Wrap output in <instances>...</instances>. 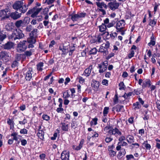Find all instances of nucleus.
<instances>
[{"label": "nucleus", "instance_id": "obj_27", "mask_svg": "<svg viewBox=\"0 0 160 160\" xmlns=\"http://www.w3.org/2000/svg\"><path fill=\"white\" fill-rule=\"evenodd\" d=\"M99 31L101 32L105 31L107 28V26L104 24L102 23L101 25L99 26Z\"/></svg>", "mask_w": 160, "mask_h": 160}, {"label": "nucleus", "instance_id": "obj_29", "mask_svg": "<svg viewBox=\"0 0 160 160\" xmlns=\"http://www.w3.org/2000/svg\"><path fill=\"white\" fill-rule=\"evenodd\" d=\"M142 145L144 146L147 149L149 150L151 148V145L148 144L147 141H144L142 143Z\"/></svg>", "mask_w": 160, "mask_h": 160}, {"label": "nucleus", "instance_id": "obj_52", "mask_svg": "<svg viewBox=\"0 0 160 160\" xmlns=\"http://www.w3.org/2000/svg\"><path fill=\"white\" fill-rule=\"evenodd\" d=\"M19 123L21 125H24L25 124L27 123V120L26 119L24 118L23 120L22 121H19Z\"/></svg>", "mask_w": 160, "mask_h": 160}, {"label": "nucleus", "instance_id": "obj_34", "mask_svg": "<svg viewBox=\"0 0 160 160\" xmlns=\"http://www.w3.org/2000/svg\"><path fill=\"white\" fill-rule=\"evenodd\" d=\"M38 31V30L37 29H34L30 33V36L34 37V36L36 35Z\"/></svg>", "mask_w": 160, "mask_h": 160}, {"label": "nucleus", "instance_id": "obj_19", "mask_svg": "<svg viewBox=\"0 0 160 160\" xmlns=\"http://www.w3.org/2000/svg\"><path fill=\"white\" fill-rule=\"evenodd\" d=\"M93 131V133H92V134H93L92 135H91V133L88 134L87 139L88 140V141H90V139L91 138H93L94 137H98V133L94 131Z\"/></svg>", "mask_w": 160, "mask_h": 160}, {"label": "nucleus", "instance_id": "obj_24", "mask_svg": "<svg viewBox=\"0 0 160 160\" xmlns=\"http://www.w3.org/2000/svg\"><path fill=\"white\" fill-rule=\"evenodd\" d=\"M44 132L42 130L38 129L37 135L40 139H42L44 138Z\"/></svg>", "mask_w": 160, "mask_h": 160}, {"label": "nucleus", "instance_id": "obj_15", "mask_svg": "<svg viewBox=\"0 0 160 160\" xmlns=\"http://www.w3.org/2000/svg\"><path fill=\"white\" fill-rule=\"evenodd\" d=\"M112 111L115 110L117 112H122L124 111L123 106L122 105H117L113 108Z\"/></svg>", "mask_w": 160, "mask_h": 160}, {"label": "nucleus", "instance_id": "obj_50", "mask_svg": "<svg viewBox=\"0 0 160 160\" xmlns=\"http://www.w3.org/2000/svg\"><path fill=\"white\" fill-rule=\"evenodd\" d=\"M21 145L23 146H25V145H26L27 143V140L24 139L21 140Z\"/></svg>", "mask_w": 160, "mask_h": 160}, {"label": "nucleus", "instance_id": "obj_64", "mask_svg": "<svg viewBox=\"0 0 160 160\" xmlns=\"http://www.w3.org/2000/svg\"><path fill=\"white\" fill-rule=\"evenodd\" d=\"M7 123L9 125L14 124L13 121L9 118L8 119Z\"/></svg>", "mask_w": 160, "mask_h": 160}, {"label": "nucleus", "instance_id": "obj_63", "mask_svg": "<svg viewBox=\"0 0 160 160\" xmlns=\"http://www.w3.org/2000/svg\"><path fill=\"white\" fill-rule=\"evenodd\" d=\"M112 129V128L110 126H108L106 127L104 129V130L106 131V132H107L110 129Z\"/></svg>", "mask_w": 160, "mask_h": 160}, {"label": "nucleus", "instance_id": "obj_28", "mask_svg": "<svg viewBox=\"0 0 160 160\" xmlns=\"http://www.w3.org/2000/svg\"><path fill=\"white\" fill-rule=\"evenodd\" d=\"M113 135H114L117 134L118 135H121L122 134L121 132L117 128L113 129Z\"/></svg>", "mask_w": 160, "mask_h": 160}, {"label": "nucleus", "instance_id": "obj_44", "mask_svg": "<svg viewBox=\"0 0 160 160\" xmlns=\"http://www.w3.org/2000/svg\"><path fill=\"white\" fill-rule=\"evenodd\" d=\"M6 38V36L4 34L0 33V41H3Z\"/></svg>", "mask_w": 160, "mask_h": 160}, {"label": "nucleus", "instance_id": "obj_30", "mask_svg": "<svg viewBox=\"0 0 160 160\" xmlns=\"http://www.w3.org/2000/svg\"><path fill=\"white\" fill-rule=\"evenodd\" d=\"M43 66V63L42 62H40L37 65V69L38 70L41 71L42 68V67Z\"/></svg>", "mask_w": 160, "mask_h": 160}, {"label": "nucleus", "instance_id": "obj_13", "mask_svg": "<svg viewBox=\"0 0 160 160\" xmlns=\"http://www.w3.org/2000/svg\"><path fill=\"white\" fill-rule=\"evenodd\" d=\"M33 72L32 69L29 68L28 70L26 72L25 76V79L26 80L30 81L32 77V75Z\"/></svg>", "mask_w": 160, "mask_h": 160}, {"label": "nucleus", "instance_id": "obj_54", "mask_svg": "<svg viewBox=\"0 0 160 160\" xmlns=\"http://www.w3.org/2000/svg\"><path fill=\"white\" fill-rule=\"evenodd\" d=\"M115 98L113 100L114 103L115 104H116L117 103L118 101V96L117 94H115Z\"/></svg>", "mask_w": 160, "mask_h": 160}, {"label": "nucleus", "instance_id": "obj_8", "mask_svg": "<svg viewBox=\"0 0 160 160\" xmlns=\"http://www.w3.org/2000/svg\"><path fill=\"white\" fill-rule=\"evenodd\" d=\"M125 24L124 20H122L118 21L116 24V28L117 32H121L124 27Z\"/></svg>", "mask_w": 160, "mask_h": 160}, {"label": "nucleus", "instance_id": "obj_43", "mask_svg": "<svg viewBox=\"0 0 160 160\" xmlns=\"http://www.w3.org/2000/svg\"><path fill=\"white\" fill-rule=\"evenodd\" d=\"M139 105V103L138 102H137L133 104V106L134 107V110H136L137 109L139 108V107H138Z\"/></svg>", "mask_w": 160, "mask_h": 160}, {"label": "nucleus", "instance_id": "obj_31", "mask_svg": "<svg viewBox=\"0 0 160 160\" xmlns=\"http://www.w3.org/2000/svg\"><path fill=\"white\" fill-rule=\"evenodd\" d=\"M109 154L111 157H113L116 155V152L113 150H110L108 149Z\"/></svg>", "mask_w": 160, "mask_h": 160}, {"label": "nucleus", "instance_id": "obj_9", "mask_svg": "<svg viewBox=\"0 0 160 160\" xmlns=\"http://www.w3.org/2000/svg\"><path fill=\"white\" fill-rule=\"evenodd\" d=\"M86 15L85 13H80L72 15H71V19L73 22H75L78 20L80 18L84 17Z\"/></svg>", "mask_w": 160, "mask_h": 160}, {"label": "nucleus", "instance_id": "obj_45", "mask_svg": "<svg viewBox=\"0 0 160 160\" xmlns=\"http://www.w3.org/2000/svg\"><path fill=\"white\" fill-rule=\"evenodd\" d=\"M135 52L134 51L132 50L131 52L128 55V58H129L130 59L133 57L134 55Z\"/></svg>", "mask_w": 160, "mask_h": 160}, {"label": "nucleus", "instance_id": "obj_60", "mask_svg": "<svg viewBox=\"0 0 160 160\" xmlns=\"http://www.w3.org/2000/svg\"><path fill=\"white\" fill-rule=\"evenodd\" d=\"M32 29V26L31 25L27 27L26 28V30L27 32H30Z\"/></svg>", "mask_w": 160, "mask_h": 160}, {"label": "nucleus", "instance_id": "obj_11", "mask_svg": "<svg viewBox=\"0 0 160 160\" xmlns=\"http://www.w3.org/2000/svg\"><path fill=\"white\" fill-rule=\"evenodd\" d=\"M69 152L67 151H63L61 154L62 160H69Z\"/></svg>", "mask_w": 160, "mask_h": 160}, {"label": "nucleus", "instance_id": "obj_1", "mask_svg": "<svg viewBox=\"0 0 160 160\" xmlns=\"http://www.w3.org/2000/svg\"><path fill=\"white\" fill-rule=\"evenodd\" d=\"M22 1H16L13 5V9L18 11L19 10L21 13H24L27 11L28 8L25 5H23Z\"/></svg>", "mask_w": 160, "mask_h": 160}, {"label": "nucleus", "instance_id": "obj_46", "mask_svg": "<svg viewBox=\"0 0 160 160\" xmlns=\"http://www.w3.org/2000/svg\"><path fill=\"white\" fill-rule=\"evenodd\" d=\"M63 97L64 98H69L70 96V95L68 94V92H64L63 94Z\"/></svg>", "mask_w": 160, "mask_h": 160}, {"label": "nucleus", "instance_id": "obj_49", "mask_svg": "<svg viewBox=\"0 0 160 160\" xmlns=\"http://www.w3.org/2000/svg\"><path fill=\"white\" fill-rule=\"evenodd\" d=\"M132 95V92H129L127 94L125 93V94L123 95V97H124L125 98L127 99L128 97L131 96Z\"/></svg>", "mask_w": 160, "mask_h": 160}, {"label": "nucleus", "instance_id": "obj_12", "mask_svg": "<svg viewBox=\"0 0 160 160\" xmlns=\"http://www.w3.org/2000/svg\"><path fill=\"white\" fill-rule=\"evenodd\" d=\"M108 7L112 10H115L118 8L119 4L115 2H111L108 3Z\"/></svg>", "mask_w": 160, "mask_h": 160}, {"label": "nucleus", "instance_id": "obj_37", "mask_svg": "<svg viewBox=\"0 0 160 160\" xmlns=\"http://www.w3.org/2000/svg\"><path fill=\"white\" fill-rule=\"evenodd\" d=\"M22 23V20H19L16 22L15 25L17 28H19Z\"/></svg>", "mask_w": 160, "mask_h": 160}, {"label": "nucleus", "instance_id": "obj_14", "mask_svg": "<svg viewBox=\"0 0 160 160\" xmlns=\"http://www.w3.org/2000/svg\"><path fill=\"white\" fill-rule=\"evenodd\" d=\"M8 13H9L8 9H7L0 10V17H2L3 18H8Z\"/></svg>", "mask_w": 160, "mask_h": 160}, {"label": "nucleus", "instance_id": "obj_62", "mask_svg": "<svg viewBox=\"0 0 160 160\" xmlns=\"http://www.w3.org/2000/svg\"><path fill=\"white\" fill-rule=\"evenodd\" d=\"M45 157L46 155L44 153L41 154L39 155V157L41 160H44Z\"/></svg>", "mask_w": 160, "mask_h": 160}, {"label": "nucleus", "instance_id": "obj_21", "mask_svg": "<svg viewBox=\"0 0 160 160\" xmlns=\"http://www.w3.org/2000/svg\"><path fill=\"white\" fill-rule=\"evenodd\" d=\"M62 130L65 132H68V124H66L65 122H61Z\"/></svg>", "mask_w": 160, "mask_h": 160}, {"label": "nucleus", "instance_id": "obj_32", "mask_svg": "<svg viewBox=\"0 0 160 160\" xmlns=\"http://www.w3.org/2000/svg\"><path fill=\"white\" fill-rule=\"evenodd\" d=\"M125 151L124 149H122V151H120L119 152V154L118 155V158H120L122 157L123 155H124L125 154Z\"/></svg>", "mask_w": 160, "mask_h": 160}, {"label": "nucleus", "instance_id": "obj_3", "mask_svg": "<svg viewBox=\"0 0 160 160\" xmlns=\"http://www.w3.org/2000/svg\"><path fill=\"white\" fill-rule=\"evenodd\" d=\"M42 9V8H38L37 6H35L33 8L30 9L27 12V14L28 15L32 14L31 17L34 18L36 17Z\"/></svg>", "mask_w": 160, "mask_h": 160}, {"label": "nucleus", "instance_id": "obj_55", "mask_svg": "<svg viewBox=\"0 0 160 160\" xmlns=\"http://www.w3.org/2000/svg\"><path fill=\"white\" fill-rule=\"evenodd\" d=\"M102 83L103 85L107 86L108 85V81L106 79H104L102 81Z\"/></svg>", "mask_w": 160, "mask_h": 160}, {"label": "nucleus", "instance_id": "obj_56", "mask_svg": "<svg viewBox=\"0 0 160 160\" xmlns=\"http://www.w3.org/2000/svg\"><path fill=\"white\" fill-rule=\"evenodd\" d=\"M104 34L105 35L106 39H108L110 38V34L108 32H105Z\"/></svg>", "mask_w": 160, "mask_h": 160}, {"label": "nucleus", "instance_id": "obj_58", "mask_svg": "<svg viewBox=\"0 0 160 160\" xmlns=\"http://www.w3.org/2000/svg\"><path fill=\"white\" fill-rule=\"evenodd\" d=\"M88 51L87 49H85L82 52H81V54L82 56L84 57L86 55V52Z\"/></svg>", "mask_w": 160, "mask_h": 160}, {"label": "nucleus", "instance_id": "obj_5", "mask_svg": "<svg viewBox=\"0 0 160 160\" xmlns=\"http://www.w3.org/2000/svg\"><path fill=\"white\" fill-rule=\"evenodd\" d=\"M0 57L3 60H5L6 62H7L10 59L11 55L9 52L3 51L0 53Z\"/></svg>", "mask_w": 160, "mask_h": 160}, {"label": "nucleus", "instance_id": "obj_59", "mask_svg": "<svg viewBox=\"0 0 160 160\" xmlns=\"http://www.w3.org/2000/svg\"><path fill=\"white\" fill-rule=\"evenodd\" d=\"M114 53H111L108 55V56L106 57V58L107 60H108L110 58H111L112 57L114 56Z\"/></svg>", "mask_w": 160, "mask_h": 160}, {"label": "nucleus", "instance_id": "obj_53", "mask_svg": "<svg viewBox=\"0 0 160 160\" xmlns=\"http://www.w3.org/2000/svg\"><path fill=\"white\" fill-rule=\"evenodd\" d=\"M125 140V138L124 136H122L120 138L118 139L119 142L120 143H121L122 142Z\"/></svg>", "mask_w": 160, "mask_h": 160}, {"label": "nucleus", "instance_id": "obj_38", "mask_svg": "<svg viewBox=\"0 0 160 160\" xmlns=\"http://www.w3.org/2000/svg\"><path fill=\"white\" fill-rule=\"evenodd\" d=\"M117 34L116 32L112 33L110 34V38L112 40L115 39L117 37Z\"/></svg>", "mask_w": 160, "mask_h": 160}, {"label": "nucleus", "instance_id": "obj_47", "mask_svg": "<svg viewBox=\"0 0 160 160\" xmlns=\"http://www.w3.org/2000/svg\"><path fill=\"white\" fill-rule=\"evenodd\" d=\"M42 118L44 119L47 121L49 120L50 119V117L47 115H43L42 116Z\"/></svg>", "mask_w": 160, "mask_h": 160}, {"label": "nucleus", "instance_id": "obj_20", "mask_svg": "<svg viewBox=\"0 0 160 160\" xmlns=\"http://www.w3.org/2000/svg\"><path fill=\"white\" fill-rule=\"evenodd\" d=\"M92 69V66H90L88 68L85 69L84 71V74L86 77L88 76L91 72Z\"/></svg>", "mask_w": 160, "mask_h": 160}, {"label": "nucleus", "instance_id": "obj_41", "mask_svg": "<svg viewBox=\"0 0 160 160\" xmlns=\"http://www.w3.org/2000/svg\"><path fill=\"white\" fill-rule=\"evenodd\" d=\"M83 145V143L80 142L79 145L78 146H77L75 147V150H80L82 147Z\"/></svg>", "mask_w": 160, "mask_h": 160}, {"label": "nucleus", "instance_id": "obj_16", "mask_svg": "<svg viewBox=\"0 0 160 160\" xmlns=\"http://www.w3.org/2000/svg\"><path fill=\"white\" fill-rule=\"evenodd\" d=\"M21 13H19L18 12L12 13L10 15L12 18L13 19H17L19 18L21 16Z\"/></svg>", "mask_w": 160, "mask_h": 160}, {"label": "nucleus", "instance_id": "obj_2", "mask_svg": "<svg viewBox=\"0 0 160 160\" xmlns=\"http://www.w3.org/2000/svg\"><path fill=\"white\" fill-rule=\"evenodd\" d=\"M24 36L22 31L19 29H16L14 30L13 33L11 36H9V39L15 40L16 39H20L22 38Z\"/></svg>", "mask_w": 160, "mask_h": 160}, {"label": "nucleus", "instance_id": "obj_33", "mask_svg": "<svg viewBox=\"0 0 160 160\" xmlns=\"http://www.w3.org/2000/svg\"><path fill=\"white\" fill-rule=\"evenodd\" d=\"M109 108L108 107H105L103 111V114L104 117H106L108 112Z\"/></svg>", "mask_w": 160, "mask_h": 160}, {"label": "nucleus", "instance_id": "obj_48", "mask_svg": "<svg viewBox=\"0 0 160 160\" xmlns=\"http://www.w3.org/2000/svg\"><path fill=\"white\" fill-rule=\"evenodd\" d=\"M113 140V138L111 137H107L105 139V141L107 143H108L111 142Z\"/></svg>", "mask_w": 160, "mask_h": 160}, {"label": "nucleus", "instance_id": "obj_17", "mask_svg": "<svg viewBox=\"0 0 160 160\" xmlns=\"http://www.w3.org/2000/svg\"><path fill=\"white\" fill-rule=\"evenodd\" d=\"M34 51V49H31L29 50H27L25 51L23 55L27 57H29L32 55Z\"/></svg>", "mask_w": 160, "mask_h": 160}, {"label": "nucleus", "instance_id": "obj_26", "mask_svg": "<svg viewBox=\"0 0 160 160\" xmlns=\"http://www.w3.org/2000/svg\"><path fill=\"white\" fill-rule=\"evenodd\" d=\"M36 41V39L34 37H30V38H28L27 39V42L28 43L32 44H35Z\"/></svg>", "mask_w": 160, "mask_h": 160}, {"label": "nucleus", "instance_id": "obj_4", "mask_svg": "<svg viewBox=\"0 0 160 160\" xmlns=\"http://www.w3.org/2000/svg\"><path fill=\"white\" fill-rule=\"evenodd\" d=\"M96 4L98 7L100 8L99 11L102 12L103 15H105L106 12L104 9H107L108 6L104 2H96Z\"/></svg>", "mask_w": 160, "mask_h": 160}, {"label": "nucleus", "instance_id": "obj_25", "mask_svg": "<svg viewBox=\"0 0 160 160\" xmlns=\"http://www.w3.org/2000/svg\"><path fill=\"white\" fill-rule=\"evenodd\" d=\"M127 141L129 143H132L134 142V137L131 135H129L127 137Z\"/></svg>", "mask_w": 160, "mask_h": 160}, {"label": "nucleus", "instance_id": "obj_22", "mask_svg": "<svg viewBox=\"0 0 160 160\" xmlns=\"http://www.w3.org/2000/svg\"><path fill=\"white\" fill-rule=\"evenodd\" d=\"M99 52L103 53V55L105 56L108 54V49L101 46L99 48Z\"/></svg>", "mask_w": 160, "mask_h": 160}, {"label": "nucleus", "instance_id": "obj_35", "mask_svg": "<svg viewBox=\"0 0 160 160\" xmlns=\"http://www.w3.org/2000/svg\"><path fill=\"white\" fill-rule=\"evenodd\" d=\"M78 126V124L76 121H73L71 123V127L73 129L76 128Z\"/></svg>", "mask_w": 160, "mask_h": 160}, {"label": "nucleus", "instance_id": "obj_23", "mask_svg": "<svg viewBox=\"0 0 160 160\" xmlns=\"http://www.w3.org/2000/svg\"><path fill=\"white\" fill-rule=\"evenodd\" d=\"M151 81L150 80H145L142 82V88H145L147 86L149 87L151 86Z\"/></svg>", "mask_w": 160, "mask_h": 160}, {"label": "nucleus", "instance_id": "obj_40", "mask_svg": "<svg viewBox=\"0 0 160 160\" xmlns=\"http://www.w3.org/2000/svg\"><path fill=\"white\" fill-rule=\"evenodd\" d=\"M119 86L120 87L119 88V90H124V87H125V86L123 82H121L119 84Z\"/></svg>", "mask_w": 160, "mask_h": 160}, {"label": "nucleus", "instance_id": "obj_18", "mask_svg": "<svg viewBox=\"0 0 160 160\" xmlns=\"http://www.w3.org/2000/svg\"><path fill=\"white\" fill-rule=\"evenodd\" d=\"M155 37L154 36L153 34H152V35L150 38V41L148 43V45L150 46L151 45H152L153 46L155 44Z\"/></svg>", "mask_w": 160, "mask_h": 160}, {"label": "nucleus", "instance_id": "obj_10", "mask_svg": "<svg viewBox=\"0 0 160 160\" xmlns=\"http://www.w3.org/2000/svg\"><path fill=\"white\" fill-rule=\"evenodd\" d=\"M14 46V43L8 41L5 44H2V46H1L3 49L9 50L13 48Z\"/></svg>", "mask_w": 160, "mask_h": 160}, {"label": "nucleus", "instance_id": "obj_61", "mask_svg": "<svg viewBox=\"0 0 160 160\" xmlns=\"http://www.w3.org/2000/svg\"><path fill=\"white\" fill-rule=\"evenodd\" d=\"M108 24L106 26L107 27L109 28L112 27L113 26V25L115 24V22L112 21V22H111L110 23H108Z\"/></svg>", "mask_w": 160, "mask_h": 160}, {"label": "nucleus", "instance_id": "obj_42", "mask_svg": "<svg viewBox=\"0 0 160 160\" xmlns=\"http://www.w3.org/2000/svg\"><path fill=\"white\" fill-rule=\"evenodd\" d=\"M150 22L149 23V25L152 26V25H155L157 23V20L150 19Z\"/></svg>", "mask_w": 160, "mask_h": 160}, {"label": "nucleus", "instance_id": "obj_7", "mask_svg": "<svg viewBox=\"0 0 160 160\" xmlns=\"http://www.w3.org/2000/svg\"><path fill=\"white\" fill-rule=\"evenodd\" d=\"M108 65V62L106 61L102 63L98 64V68H99V72L100 73H102L107 69V66Z\"/></svg>", "mask_w": 160, "mask_h": 160}, {"label": "nucleus", "instance_id": "obj_6", "mask_svg": "<svg viewBox=\"0 0 160 160\" xmlns=\"http://www.w3.org/2000/svg\"><path fill=\"white\" fill-rule=\"evenodd\" d=\"M26 41L21 42L18 44L17 50L18 52H20L24 51L27 48V45L26 44Z\"/></svg>", "mask_w": 160, "mask_h": 160}, {"label": "nucleus", "instance_id": "obj_51", "mask_svg": "<svg viewBox=\"0 0 160 160\" xmlns=\"http://www.w3.org/2000/svg\"><path fill=\"white\" fill-rule=\"evenodd\" d=\"M27 132L28 130L25 128L21 129L20 132V133L23 134H27Z\"/></svg>", "mask_w": 160, "mask_h": 160}, {"label": "nucleus", "instance_id": "obj_57", "mask_svg": "<svg viewBox=\"0 0 160 160\" xmlns=\"http://www.w3.org/2000/svg\"><path fill=\"white\" fill-rule=\"evenodd\" d=\"M55 0H46L45 2V3H47V4L48 5H49L50 4H52V3Z\"/></svg>", "mask_w": 160, "mask_h": 160}, {"label": "nucleus", "instance_id": "obj_39", "mask_svg": "<svg viewBox=\"0 0 160 160\" xmlns=\"http://www.w3.org/2000/svg\"><path fill=\"white\" fill-rule=\"evenodd\" d=\"M97 52V49L95 48H93L91 49L89 52L90 54H95Z\"/></svg>", "mask_w": 160, "mask_h": 160}, {"label": "nucleus", "instance_id": "obj_36", "mask_svg": "<svg viewBox=\"0 0 160 160\" xmlns=\"http://www.w3.org/2000/svg\"><path fill=\"white\" fill-rule=\"evenodd\" d=\"M101 47H103V48L108 49L110 47V43L109 42H107L106 43H104L102 44Z\"/></svg>", "mask_w": 160, "mask_h": 160}]
</instances>
